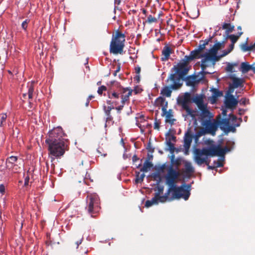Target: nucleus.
Returning <instances> with one entry per match:
<instances>
[{
	"instance_id": "obj_19",
	"label": "nucleus",
	"mask_w": 255,
	"mask_h": 255,
	"mask_svg": "<svg viewBox=\"0 0 255 255\" xmlns=\"http://www.w3.org/2000/svg\"><path fill=\"white\" fill-rule=\"evenodd\" d=\"M218 127L219 126L220 129L224 132L226 128L230 125V119L224 118L217 121Z\"/></svg>"
},
{
	"instance_id": "obj_40",
	"label": "nucleus",
	"mask_w": 255,
	"mask_h": 255,
	"mask_svg": "<svg viewBox=\"0 0 255 255\" xmlns=\"http://www.w3.org/2000/svg\"><path fill=\"white\" fill-rule=\"evenodd\" d=\"M193 58L192 56V55H191V54L190 53V55H186L184 57V59L182 60V63H185V64L186 65H188V64L189 62L193 60Z\"/></svg>"
},
{
	"instance_id": "obj_6",
	"label": "nucleus",
	"mask_w": 255,
	"mask_h": 255,
	"mask_svg": "<svg viewBox=\"0 0 255 255\" xmlns=\"http://www.w3.org/2000/svg\"><path fill=\"white\" fill-rule=\"evenodd\" d=\"M66 134L61 127L54 128L49 132L48 137L46 139V143H56L59 141H67L65 138Z\"/></svg>"
},
{
	"instance_id": "obj_36",
	"label": "nucleus",
	"mask_w": 255,
	"mask_h": 255,
	"mask_svg": "<svg viewBox=\"0 0 255 255\" xmlns=\"http://www.w3.org/2000/svg\"><path fill=\"white\" fill-rule=\"evenodd\" d=\"M154 204H157V202H156V198H155L154 196L151 200H148L146 201L145 206L146 207H149Z\"/></svg>"
},
{
	"instance_id": "obj_47",
	"label": "nucleus",
	"mask_w": 255,
	"mask_h": 255,
	"mask_svg": "<svg viewBox=\"0 0 255 255\" xmlns=\"http://www.w3.org/2000/svg\"><path fill=\"white\" fill-rule=\"evenodd\" d=\"M104 111L105 113V114L106 116H110V114H111V111L114 109V107L113 106H108L107 108L104 106Z\"/></svg>"
},
{
	"instance_id": "obj_7",
	"label": "nucleus",
	"mask_w": 255,
	"mask_h": 255,
	"mask_svg": "<svg viewBox=\"0 0 255 255\" xmlns=\"http://www.w3.org/2000/svg\"><path fill=\"white\" fill-rule=\"evenodd\" d=\"M87 204L88 212L91 214L98 213L101 208L99 197L96 194H90L87 196Z\"/></svg>"
},
{
	"instance_id": "obj_13",
	"label": "nucleus",
	"mask_w": 255,
	"mask_h": 255,
	"mask_svg": "<svg viewBox=\"0 0 255 255\" xmlns=\"http://www.w3.org/2000/svg\"><path fill=\"white\" fill-rule=\"evenodd\" d=\"M174 69L176 71V73L182 78L187 75L189 70L187 65L185 63H182V62L179 63L177 66H175Z\"/></svg>"
},
{
	"instance_id": "obj_29",
	"label": "nucleus",
	"mask_w": 255,
	"mask_h": 255,
	"mask_svg": "<svg viewBox=\"0 0 255 255\" xmlns=\"http://www.w3.org/2000/svg\"><path fill=\"white\" fill-rule=\"evenodd\" d=\"M243 33V32L240 31L238 32L237 35H235L234 34L227 35L225 39H227V38H229L231 40L232 43L235 44Z\"/></svg>"
},
{
	"instance_id": "obj_16",
	"label": "nucleus",
	"mask_w": 255,
	"mask_h": 255,
	"mask_svg": "<svg viewBox=\"0 0 255 255\" xmlns=\"http://www.w3.org/2000/svg\"><path fill=\"white\" fill-rule=\"evenodd\" d=\"M238 102V101L235 98L234 96L232 94H230L226 97L225 104L226 108L233 109L236 107Z\"/></svg>"
},
{
	"instance_id": "obj_23",
	"label": "nucleus",
	"mask_w": 255,
	"mask_h": 255,
	"mask_svg": "<svg viewBox=\"0 0 255 255\" xmlns=\"http://www.w3.org/2000/svg\"><path fill=\"white\" fill-rule=\"evenodd\" d=\"M197 76L196 75H191L187 77L185 81L186 84L188 86H194L195 84L198 83L199 80H197Z\"/></svg>"
},
{
	"instance_id": "obj_43",
	"label": "nucleus",
	"mask_w": 255,
	"mask_h": 255,
	"mask_svg": "<svg viewBox=\"0 0 255 255\" xmlns=\"http://www.w3.org/2000/svg\"><path fill=\"white\" fill-rule=\"evenodd\" d=\"M157 21V18L155 17H153L151 15H149L147 16V19L146 20V22L148 23L156 22Z\"/></svg>"
},
{
	"instance_id": "obj_24",
	"label": "nucleus",
	"mask_w": 255,
	"mask_h": 255,
	"mask_svg": "<svg viewBox=\"0 0 255 255\" xmlns=\"http://www.w3.org/2000/svg\"><path fill=\"white\" fill-rule=\"evenodd\" d=\"M231 79L232 80V85L233 88H237L238 87H243L244 86V80L242 78H239L235 77H232Z\"/></svg>"
},
{
	"instance_id": "obj_42",
	"label": "nucleus",
	"mask_w": 255,
	"mask_h": 255,
	"mask_svg": "<svg viewBox=\"0 0 255 255\" xmlns=\"http://www.w3.org/2000/svg\"><path fill=\"white\" fill-rule=\"evenodd\" d=\"M34 92V87L32 84H30V85L28 87V99H31L33 97V93Z\"/></svg>"
},
{
	"instance_id": "obj_59",
	"label": "nucleus",
	"mask_w": 255,
	"mask_h": 255,
	"mask_svg": "<svg viewBox=\"0 0 255 255\" xmlns=\"http://www.w3.org/2000/svg\"><path fill=\"white\" fill-rule=\"evenodd\" d=\"M125 104V103H121V105L120 106H118L115 108V109L117 110L118 113H121V111L124 108Z\"/></svg>"
},
{
	"instance_id": "obj_20",
	"label": "nucleus",
	"mask_w": 255,
	"mask_h": 255,
	"mask_svg": "<svg viewBox=\"0 0 255 255\" xmlns=\"http://www.w3.org/2000/svg\"><path fill=\"white\" fill-rule=\"evenodd\" d=\"M194 168L190 162H186L184 164V170L183 171L185 176L189 177L194 172Z\"/></svg>"
},
{
	"instance_id": "obj_26",
	"label": "nucleus",
	"mask_w": 255,
	"mask_h": 255,
	"mask_svg": "<svg viewBox=\"0 0 255 255\" xmlns=\"http://www.w3.org/2000/svg\"><path fill=\"white\" fill-rule=\"evenodd\" d=\"M191 101L196 104L198 109L207 105L204 103L203 98L202 96H196L192 98Z\"/></svg>"
},
{
	"instance_id": "obj_14",
	"label": "nucleus",
	"mask_w": 255,
	"mask_h": 255,
	"mask_svg": "<svg viewBox=\"0 0 255 255\" xmlns=\"http://www.w3.org/2000/svg\"><path fill=\"white\" fill-rule=\"evenodd\" d=\"M201 111L200 119L201 123L206 120H209L213 118V115L207 108V104L202 107L199 108Z\"/></svg>"
},
{
	"instance_id": "obj_60",
	"label": "nucleus",
	"mask_w": 255,
	"mask_h": 255,
	"mask_svg": "<svg viewBox=\"0 0 255 255\" xmlns=\"http://www.w3.org/2000/svg\"><path fill=\"white\" fill-rule=\"evenodd\" d=\"M160 122L157 121V120H155V121L154 124V129L159 130L160 128Z\"/></svg>"
},
{
	"instance_id": "obj_22",
	"label": "nucleus",
	"mask_w": 255,
	"mask_h": 255,
	"mask_svg": "<svg viewBox=\"0 0 255 255\" xmlns=\"http://www.w3.org/2000/svg\"><path fill=\"white\" fill-rule=\"evenodd\" d=\"M211 91L212 95L211 97V102L212 104H214L217 102L218 98L223 95V92L216 88H212Z\"/></svg>"
},
{
	"instance_id": "obj_28",
	"label": "nucleus",
	"mask_w": 255,
	"mask_h": 255,
	"mask_svg": "<svg viewBox=\"0 0 255 255\" xmlns=\"http://www.w3.org/2000/svg\"><path fill=\"white\" fill-rule=\"evenodd\" d=\"M240 122L239 123L234 124L233 126L230 125L229 127L227 128H226V131H225V134H228V133L230 131L232 132H235L236 131V127H238L240 126V123L242 122V118L239 119Z\"/></svg>"
},
{
	"instance_id": "obj_3",
	"label": "nucleus",
	"mask_w": 255,
	"mask_h": 255,
	"mask_svg": "<svg viewBox=\"0 0 255 255\" xmlns=\"http://www.w3.org/2000/svg\"><path fill=\"white\" fill-rule=\"evenodd\" d=\"M68 140L57 142L56 143H46L48 145V150L49 155L52 157L51 161L54 160V157H60L63 156L66 150L68 149Z\"/></svg>"
},
{
	"instance_id": "obj_62",
	"label": "nucleus",
	"mask_w": 255,
	"mask_h": 255,
	"mask_svg": "<svg viewBox=\"0 0 255 255\" xmlns=\"http://www.w3.org/2000/svg\"><path fill=\"white\" fill-rule=\"evenodd\" d=\"M167 135H168L169 136L168 139V140L167 141H170L171 142V140L172 141H175V140H176V137L173 135H169V132H168L167 134H166Z\"/></svg>"
},
{
	"instance_id": "obj_34",
	"label": "nucleus",
	"mask_w": 255,
	"mask_h": 255,
	"mask_svg": "<svg viewBox=\"0 0 255 255\" xmlns=\"http://www.w3.org/2000/svg\"><path fill=\"white\" fill-rule=\"evenodd\" d=\"M120 94L115 92L109 93L108 97L109 98L113 100H117L119 102L120 100Z\"/></svg>"
},
{
	"instance_id": "obj_17",
	"label": "nucleus",
	"mask_w": 255,
	"mask_h": 255,
	"mask_svg": "<svg viewBox=\"0 0 255 255\" xmlns=\"http://www.w3.org/2000/svg\"><path fill=\"white\" fill-rule=\"evenodd\" d=\"M133 90L129 88H123L121 91V103H126L129 100V97L131 95Z\"/></svg>"
},
{
	"instance_id": "obj_33",
	"label": "nucleus",
	"mask_w": 255,
	"mask_h": 255,
	"mask_svg": "<svg viewBox=\"0 0 255 255\" xmlns=\"http://www.w3.org/2000/svg\"><path fill=\"white\" fill-rule=\"evenodd\" d=\"M152 163L148 160H146L143 163V166L140 168V171L144 172H147L148 170L151 167H152Z\"/></svg>"
},
{
	"instance_id": "obj_35",
	"label": "nucleus",
	"mask_w": 255,
	"mask_h": 255,
	"mask_svg": "<svg viewBox=\"0 0 255 255\" xmlns=\"http://www.w3.org/2000/svg\"><path fill=\"white\" fill-rule=\"evenodd\" d=\"M190 54L192 55L193 59H199L203 57V55L201 54V52L197 49H195L194 50L190 52Z\"/></svg>"
},
{
	"instance_id": "obj_41",
	"label": "nucleus",
	"mask_w": 255,
	"mask_h": 255,
	"mask_svg": "<svg viewBox=\"0 0 255 255\" xmlns=\"http://www.w3.org/2000/svg\"><path fill=\"white\" fill-rule=\"evenodd\" d=\"M168 166H169L167 165L166 164V163H164V164H162L161 166L158 167L156 168V170H157V171H158L160 173H163L164 171V170L165 169H166L167 170V168H168Z\"/></svg>"
},
{
	"instance_id": "obj_50",
	"label": "nucleus",
	"mask_w": 255,
	"mask_h": 255,
	"mask_svg": "<svg viewBox=\"0 0 255 255\" xmlns=\"http://www.w3.org/2000/svg\"><path fill=\"white\" fill-rule=\"evenodd\" d=\"M29 19H26L22 22L21 24V27L24 31H26L28 26V24L29 23Z\"/></svg>"
},
{
	"instance_id": "obj_5",
	"label": "nucleus",
	"mask_w": 255,
	"mask_h": 255,
	"mask_svg": "<svg viewBox=\"0 0 255 255\" xmlns=\"http://www.w3.org/2000/svg\"><path fill=\"white\" fill-rule=\"evenodd\" d=\"M191 94L189 93H185L183 96L179 97L177 99V104L180 106L182 109L185 110L187 116H190L192 118L195 116V111L191 109L189 106V103L191 102Z\"/></svg>"
},
{
	"instance_id": "obj_11",
	"label": "nucleus",
	"mask_w": 255,
	"mask_h": 255,
	"mask_svg": "<svg viewBox=\"0 0 255 255\" xmlns=\"http://www.w3.org/2000/svg\"><path fill=\"white\" fill-rule=\"evenodd\" d=\"M228 144H232V146H233L235 143L234 142L228 141ZM211 148L213 151H215L214 152L216 155L224 157L226 152L230 151L233 148V146H225L223 148L220 145H218L216 146H212Z\"/></svg>"
},
{
	"instance_id": "obj_25",
	"label": "nucleus",
	"mask_w": 255,
	"mask_h": 255,
	"mask_svg": "<svg viewBox=\"0 0 255 255\" xmlns=\"http://www.w3.org/2000/svg\"><path fill=\"white\" fill-rule=\"evenodd\" d=\"M172 90L173 89L171 88V85L170 86H165L161 90L160 94L162 97L170 98L171 96Z\"/></svg>"
},
{
	"instance_id": "obj_12",
	"label": "nucleus",
	"mask_w": 255,
	"mask_h": 255,
	"mask_svg": "<svg viewBox=\"0 0 255 255\" xmlns=\"http://www.w3.org/2000/svg\"><path fill=\"white\" fill-rule=\"evenodd\" d=\"M181 79L183 78L180 77V76L176 73L170 74L167 81L170 80L172 81L173 84L171 85V88H172L173 90H177L180 88L182 85V84L180 83Z\"/></svg>"
},
{
	"instance_id": "obj_38",
	"label": "nucleus",
	"mask_w": 255,
	"mask_h": 255,
	"mask_svg": "<svg viewBox=\"0 0 255 255\" xmlns=\"http://www.w3.org/2000/svg\"><path fill=\"white\" fill-rule=\"evenodd\" d=\"M0 127L4 126L6 124L7 115L5 113L0 114Z\"/></svg>"
},
{
	"instance_id": "obj_32",
	"label": "nucleus",
	"mask_w": 255,
	"mask_h": 255,
	"mask_svg": "<svg viewBox=\"0 0 255 255\" xmlns=\"http://www.w3.org/2000/svg\"><path fill=\"white\" fill-rule=\"evenodd\" d=\"M252 65H250L248 62H243L241 65L240 71L243 73H246L251 70Z\"/></svg>"
},
{
	"instance_id": "obj_37",
	"label": "nucleus",
	"mask_w": 255,
	"mask_h": 255,
	"mask_svg": "<svg viewBox=\"0 0 255 255\" xmlns=\"http://www.w3.org/2000/svg\"><path fill=\"white\" fill-rule=\"evenodd\" d=\"M144 177L145 175L144 173L140 174L139 172H136V178L135 179V183H138L142 182L143 180Z\"/></svg>"
},
{
	"instance_id": "obj_57",
	"label": "nucleus",
	"mask_w": 255,
	"mask_h": 255,
	"mask_svg": "<svg viewBox=\"0 0 255 255\" xmlns=\"http://www.w3.org/2000/svg\"><path fill=\"white\" fill-rule=\"evenodd\" d=\"M249 103V100L246 98H242L240 101V104L242 105H246L247 104Z\"/></svg>"
},
{
	"instance_id": "obj_49",
	"label": "nucleus",
	"mask_w": 255,
	"mask_h": 255,
	"mask_svg": "<svg viewBox=\"0 0 255 255\" xmlns=\"http://www.w3.org/2000/svg\"><path fill=\"white\" fill-rule=\"evenodd\" d=\"M224 43H225V41H223L222 43L217 42L214 45V46L212 48H213L217 51H218V50H219L221 48L222 45H223L224 44Z\"/></svg>"
},
{
	"instance_id": "obj_52",
	"label": "nucleus",
	"mask_w": 255,
	"mask_h": 255,
	"mask_svg": "<svg viewBox=\"0 0 255 255\" xmlns=\"http://www.w3.org/2000/svg\"><path fill=\"white\" fill-rule=\"evenodd\" d=\"M214 163L216 168L222 167L224 165L223 160L221 159H218L217 161H214Z\"/></svg>"
},
{
	"instance_id": "obj_53",
	"label": "nucleus",
	"mask_w": 255,
	"mask_h": 255,
	"mask_svg": "<svg viewBox=\"0 0 255 255\" xmlns=\"http://www.w3.org/2000/svg\"><path fill=\"white\" fill-rule=\"evenodd\" d=\"M171 117H172V115L169 113H168L166 115V120H165L166 123H169L171 124H172L173 123L174 120V119L171 120L170 118Z\"/></svg>"
},
{
	"instance_id": "obj_48",
	"label": "nucleus",
	"mask_w": 255,
	"mask_h": 255,
	"mask_svg": "<svg viewBox=\"0 0 255 255\" xmlns=\"http://www.w3.org/2000/svg\"><path fill=\"white\" fill-rule=\"evenodd\" d=\"M97 152L99 153V155H100L101 156L105 157L107 155V152L105 151L104 149L102 147L99 146L97 148Z\"/></svg>"
},
{
	"instance_id": "obj_1",
	"label": "nucleus",
	"mask_w": 255,
	"mask_h": 255,
	"mask_svg": "<svg viewBox=\"0 0 255 255\" xmlns=\"http://www.w3.org/2000/svg\"><path fill=\"white\" fill-rule=\"evenodd\" d=\"M179 177L178 173L173 170H171L168 175H165V183L169 186L167 194L172 193L171 200L183 198L187 200L190 195L191 185L184 184L177 186L176 183Z\"/></svg>"
},
{
	"instance_id": "obj_46",
	"label": "nucleus",
	"mask_w": 255,
	"mask_h": 255,
	"mask_svg": "<svg viewBox=\"0 0 255 255\" xmlns=\"http://www.w3.org/2000/svg\"><path fill=\"white\" fill-rule=\"evenodd\" d=\"M241 49L243 51L246 52L253 50V46H248L247 43H246L242 45Z\"/></svg>"
},
{
	"instance_id": "obj_30",
	"label": "nucleus",
	"mask_w": 255,
	"mask_h": 255,
	"mask_svg": "<svg viewBox=\"0 0 255 255\" xmlns=\"http://www.w3.org/2000/svg\"><path fill=\"white\" fill-rule=\"evenodd\" d=\"M222 28L226 29V33L228 35L230 32H233L234 30V25H231L230 23H224L222 25Z\"/></svg>"
},
{
	"instance_id": "obj_2",
	"label": "nucleus",
	"mask_w": 255,
	"mask_h": 255,
	"mask_svg": "<svg viewBox=\"0 0 255 255\" xmlns=\"http://www.w3.org/2000/svg\"><path fill=\"white\" fill-rule=\"evenodd\" d=\"M126 36L119 30L113 35L111 41L110 51L115 54H122L125 47Z\"/></svg>"
},
{
	"instance_id": "obj_54",
	"label": "nucleus",
	"mask_w": 255,
	"mask_h": 255,
	"mask_svg": "<svg viewBox=\"0 0 255 255\" xmlns=\"http://www.w3.org/2000/svg\"><path fill=\"white\" fill-rule=\"evenodd\" d=\"M107 103L109 105H115L117 106L120 103V102L117 101V100H113L111 99V100H108L107 101Z\"/></svg>"
},
{
	"instance_id": "obj_45",
	"label": "nucleus",
	"mask_w": 255,
	"mask_h": 255,
	"mask_svg": "<svg viewBox=\"0 0 255 255\" xmlns=\"http://www.w3.org/2000/svg\"><path fill=\"white\" fill-rule=\"evenodd\" d=\"M217 52L215 49H214L213 48H212L210 49L208 53H209L210 54H211L212 56L214 57L216 59L218 58L219 59V60H220V57L219 56L217 55Z\"/></svg>"
},
{
	"instance_id": "obj_58",
	"label": "nucleus",
	"mask_w": 255,
	"mask_h": 255,
	"mask_svg": "<svg viewBox=\"0 0 255 255\" xmlns=\"http://www.w3.org/2000/svg\"><path fill=\"white\" fill-rule=\"evenodd\" d=\"M205 45L204 44L200 42V44L198 46V48L197 50H198L199 52H201L205 48Z\"/></svg>"
},
{
	"instance_id": "obj_44",
	"label": "nucleus",
	"mask_w": 255,
	"mask_h": 255,
	"mask_svg": "<svg viewBox=\"0 0 255 255\" xmlns=\"http://www.w3.org/2000/svg\"><path fill=\"white\" fill-rule=\"evenodd\" d=\"M167 145L168 146L170 152L171 153H173L175 149L174 144L170 141H167Z\"/></svg>"
},
{
	"instance_id": "obj_31",
	"label": "nucleus",
	"mask_w": 255,
	"mask_h": 255,
	"mask_svg": "<svg viewBox=\"0 0 255 255\" xmlns=\"http://www.w3.org/2000/svg\"><path fill=\"white\" fill-rule=\"evenodd\" d=\"M169 195L170 194H167V191L163 196H160V195H158V196L156 198V202H157V204L159 202L164 203L167 200L171 201V200L170 199V197H169Z\"/></svg>"
},
{
	"instance_id": "obj_18",
	"label": "nucleus",
	"mask_w": 255,
	"mask_h": 255,
	"mask_svg": "<svg viewBox=\"0 0 255 255\" xmlns=\"http://www.w3.org/2000/svg\"><path fill=\"white\" fill-rule=\"evenodd\" d=\"M155 103L157 106L162 107V110L164 113L166 112L168 103L163 97L160 96L158 97L155 100Z\"/></svg>"
},
{
	"instance_id": "obj_8",
	"label": "nucleus",
	"mask_w": 255,
	"mask_h": 255,
	"mask_svg": "<svg viewBox=\"0 0 255 255\" xmlns=\"http://www.w3.org/2000/svg\"><path fill=\"white\" fill-rule=\"evenodd\" d=\"M201 125L205 128L204 131H200L198 133L199 136L207 133L214 135L216 134V131L218 129L217 121L212 122L211 119L206 120L201 123Z\"/></svg>"
},
{
	"instance_id": "obj_56",
	"label": "nucleus",
	"mask_w": 255,
	"mask_h": 255,
	"mask_svg": "<svg viewBox=\"0 0 255 255\" xmlns=\"http://www.w3.org/2000/svg\"><path fill=\"white\" fill-rule=\"evenodd\" d=\"M163 189H164L163 187H162V186L158 187V191H157V192H156L155 193L154 197L155 198H157L158 196V195H160L161 194H162L163 193Z\"/></svg>"
},
{
	"instance_id": "obj_4",
	"label": "nucleus",
	"mask_w": 255,
	"mask_h": 255,
	"mask_svg": "<svg viewBox=\"0 0 255 255\" xmlns=\"http://www.w3.org/2000/svg\"><path fill=\"white\" fill-rule=\"evenodd\" d=\"M214 152L211 147L203 148L202 149H196L195 151V161L199 165H201L203 163L208 165L210 161L208 159L207 156H216V155Z\"/></svg>"
},
{
	"instance_id": "obj_21",
	"label": "nucleus",
	"mask_w": 255,
	"mask_h": 255,
	"mask_svg": "<svg viewBox=\"0 0 255 255\" xmlns=\"http://www.w3.org/2000/svg\"><path fill=\"white\" fill-rule=\"evenodd\" d=\"M193 136L189 132L185 133L184 138V146L186 151H188L192 141Z\"/></svg>"
},
{
	"instance_id": "obj_51",
	"label": "nucleus",
	"mask_w": 255,
	"mask_h": 255,
	"mask_svg": "<svg viewBox=\"0 0 255 255\" xmlns=\"http://www.w3.org/2000/svg\"><path fill=\"white\" fill-rule=\"evenodd\" d=\"M151 176L155 180H158L159 181L161 180L160 173L158 171H157L156 172L153 173L151 175Z\"/></svg>"
},
{
	"instance_id": "obj_39",
	"label": "nucleus",
	"mask_w": 255,
	"mask_h": 255,
	"mask_svg": "<svg viewBox=\"0 0 255 255\" xmlns=\"http://www.w3.org/2000/svg\"><path fill=\"white\" fill-rule=\"evenodd\" d=\"M238 63H228L227 66L226 68V70L227 72H233V68L235 66H237Z\"/></svg>"
},
{
	"instance_id": "obj_9",
	"label": "nucleus",
	"mask_w": 255,
	"mask_h": 255,
	"mask_svg": "<svg viewBox=\"0 0 255 255\" xmlns=\"http://www.w3.org/2000/svg\"><path fill=\"white\" fill-rule=\"evenodd\" d=\"M22 165V161L21 159H18L17 156H10L6 160V168L15 172H18V170L20 168V166Z\"/></svg>"
},
{
	"instance_id": "obj_61",
	"label": "nucleus",
	"mask_w": 255,
	"mask_h": 255,
	"mask_svg": "<svg viewBox=\"0 0 255 255\" xmlns=\"http://www.w3.org/2000/svg\"><path fill=\"white\" fill-rule=\"evenodd\" d=\"M235 88H233V86L232 84H230L229 86V90L228 91V95L231 94L234 91V89Z\"/></svg>"
},
{
	"instance_id": "obj_63",
	"label": "nucleus",
	"mask_w": 255,
	"mask_h": 255,
	"mask_svg": "<svg viewBox=\"0 0 255 255\" xmlns=\"http://www.w3.org/2000/svg\"><path fill=\"white\" fill-rule=\"evenodd\" d=\"M229 117L230 118V119H231L232 121L233 122H236L237 120V118L236 116L234 115L233 114H230L229 115Z\"/></svg>"
},
{
	"instance_id": "obj_10",
	"label": "nucleus",
	"mask_w": 255,
	"mask_h": 255,
	"mask_svg": "<svg viewBox=\"0 0 255 255\" xmlns=\"http://www.w3.org/2000/svg\"><path fill=\"white\" fill-rule=\"evenodd\" d=\"M203 55V58L201 60V68L203 71H204L207 67L211 65H214L216 61H219V59L215 58L209 53H206Z\"/></svg>"
},
{
	"instance_id": "obj_64",
	"label": "nucleus",
	"mask_w": 255,
	"mask_h": 255,
	"mask_svg": "<svg viewBox=\"0 0 255 255\" xmlns=\"http://www.w3.org/2000/svg\"><path fill=\"white\" fill-rule=\"evenodd\" d=\"M229 53H230V51H228V50H224V51H223V53L221 55H219V57H220V59L221 57L225 56L226 55L228 54Z\"/></svg>"
},
{
	"instance_id": "obj_15",
	"label": "nucleus",
	"mask_w": 255,
	"mask_h": 255,
	"mask_svg": "<svg viewBox=\"0 0 255 255\" xmlns=\"http://www.w3.org/2000/svg\"><path fill=\"white\" fill-rule=\"evenodd\" d=\"M181 164V159L180 158L175 159L168 167L166 175H168L171 170H173L174 171L177 172V173H178V177H180L181 174L180 172L177 170V169Z\"/></svg>"
},
{
	"instance_id": "obj_55",
	"label": "nucleus",
	"mask_w": 255,
	"mask_h": 255,
	"mask_svg": "<svg viewBox=\"0 0 255 255\" xmlns=\"http://www.w3.org/2000/svg\"><path fill=\"white\" fill-rule=\"evenodd\" d=\"M107 90V87L105 86H101L99 87L98 90V93L101 95L104 91H106Z\"/></svg>"
},
{
	"instance_id": "obj_27",
	"label": "nucleus",
	"mask_w": 255,
	"mask_h": 255,
	"mask_svg": "<svg viewBox=\"0 0 255 255\" xmlns=\"http://www.w3.org/2000/svg\"><path fill=\"white\" fill-rule=\"evenodd\" d=\"M171 53V48L168 46H164L162 51V54L164 56L163 57L161 58L162 61L167 60L169 58Z\"/></svg>"
}]
</instances>
